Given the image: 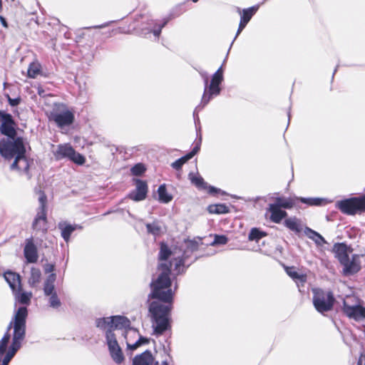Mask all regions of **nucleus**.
Instances as JSON below:
<instances>
[{"instance_id":"obj_1","label":"nucleus","mask_w":365,"mask_h":365,"mask_svg":"<svg viewBox=\"0 0 365 365\" xmlns=\"http://www.w3.org/2000/svg\"><path fill=\"white\" fill-rule=\"evenodd\" d=\"M200 240L185 241L183 247L186 250L183 252L178 249L170 251L166 245L161 244L159 253L160 262L158 268L160 273L150 284L152 292L150 294L152 298L158 299L160 302H153L149 307L153 327L157 334H162L170 327V313L174 295L170 278V267L174 266L173 271L176 274L183 272L185 259L190 253L198 249Z\"/></svg>"},{"instance_id":"obj_2","label":"nucleus","mask_w":365,"mask_h":365,"mask_svg":"<svg viewBox=\"0 0 365 365\" xmlns=\"http://www.w3.org/2000/svg\"><path fill=\"white\" fill-rule=\"evenodd\" d=\"M27 309L19 307L0 340V365H8L21 348L26 335Z\"/></svg>"},{"instance_id":"obj_3","label":"nucleus","mask_w":365,"mask_h":365,"mask_svg":"<svg viewBox=\"0 0 365 365\" xmlns=\"http://www.w3.org/2000/svg\"><path fill=\"white\" fill-rule=\"evenodd\" d=\"M112 317L100 318L96 320L97 327L106 330V336L110 356L114 361L120 364L124 356L113 331Z\"/></svg>"},{"instance_id":"obj_4","label":"nucleus","mask_w":365,"mask_h":365,"mask_svg":"<svg viewBox=\"0 0 365 365\" xmlns=\"http://www.w3.org/2000/svg\"><path fill=\"white\" fill-rule=\"evenodd\" d=\"M25 153L26 148L22 138L7 137L0 141V154L6 159L10 160L16 157L18 161Z\"/></svg>"},{"instance_id":"obj_5","label":"nucleus","mask_w":365,"mask_h":365,"mask_svg":"<svg viewBox=\"0 0 365 365\" xmlns=\"http://www.w3.org/2000/svg\"><path fill=\"white\" fill-rule=\"evenodd\" d=\"M49 118L59 128L68 126L74 121V113L63 103H56L50 113Z\"/></svg>"},{"instance_id":"obj_6","label":"nucleus","mask_w":365,"mask_h":365,"mask_svg":"<svg viewBox=\"0 0 365 365\" xmlns=\"http://www.w3.org/2000/svg\"><path fill=\"white\" fill-rule=\"evenodd\" d=\"M223 80L222 68L220 67L212 76L211 83L208 86V78L207 76H204L205 90L202 95L201 104L204 107L207 105L213 96L220 94V84Z\"/></svg>"},{"instance_id":"obj_7","label":"nucleus","mask_w":365,"mask_h":365,"mask_svg":"<svg viewBox=\"0 0 365 365\" xmlns=\"http://www.w3.org/2000/svg\"><path fill=\"white\" fill-rule=\"evenodd\" d=\"M343 311L348 317L356 321L365 319V307L355 296H347L344 299Z\"/></svg>"},{"instance_id":"obj_8","label":"nucleus","mask_w":365,"mask_h":365,"mask_svg":"<svg viewBox=\"0 0 365 365\" xmlns=\"http://www.w3.org/2000/svg\"><path fill=\"white\" fill-rule=\"evenodd\" d=\"M312 292L313 304L319 312L323 313L332 309L334 297L331 292H325L317 288L312 289Z\"/></svg>"},{"instance_id":"obj_9","label":"nucleus","mask_w":365,"mask_h":365,"mask_svg":"<svg viewBox=\"0 0 365 365\" xmlns=\"http://www.w3.org/2000/svg\"><path fill=\"white\" fill-rule=\"evenodd\" d=\"M53 153L57 160L67 158L78 165H83L85 163V158L76 153L70 144L58 145Z\"/></svg>"},{"instance_id":"obj_10","label":"nucleus","mask_w":365,"mask_h":365,"mask_svg":"<svg viewBox=\"0 0 365 365\" xmlns=\"http://www.w3.org/2000/svg\"><path fill=\"white\" fill-rule=\"evenodd\" d=\"M336 205L343 213L347 215L365 212V195L339 201Z\"/></svg>"},{"instance_id":"obj_11","label":"nucleus","mask_w":365,"mask_h":365,"mask_svg":"<svg viewBox=\"0 0 365 365\" xmlns=\"http://www.w3.org/2000/svg\"><path fill=\"white\" fill-rule=\"evenodd\" d=\"M0 132L7 137L16 135V123L11 114L0 111Z\"/></svg>"},{"instance_id":"obj_12","label":"nucleus","mask_w":365,"mask_h":365,"mask_svg":"<svg viewBox=\"0 0 365 365\" xmlns=\"http://www.w3.org/2000/svg\"><path fill=\"white\" fill-rule=\"evenodd\" d=\"M124 336L126 339L128 348L131 350H135L142 344H148L149 341L147 338L140 336L136 329L130 327L125 331Z\"/></svg>"},{"instance_id":"obj_13","label":"nucleus","mask_w":365,"mask_h":365,"mask_svg":"<svg viewBox=\"0 0 365 365\" xmlns=\"http://www.w3.org/2000/svg\"><path fill=\"white\" fill-rule=\"evenodd\" d=\"M189 178L191 182L198 189L207 190V192L211 195L226 194L225 192L221 190L220 189L216 188L213 186H208L207 184L204 181L203 178L199 175H195L192 173H190Z\"/></svg>"},{"instance_id":"obj_14","label":"nucleus","mask_w":365,"mask_h":365,"mask_svg":"<svg viewBox=\"0 0 365 365\" xmlns=\"http://www.w3.org/2000/svg\"><path fill=\"white\" fill-rule=\"evenodd\" d=\"M136 188L128 195V197L134 201H141L145 199L148 192V185L145 181L136 180Z\"/></svg>"},{"instance_id":"obj_15","label":"nucleus","mask_w":365,"mask_h":365,"mask_svg":"<svg viewBox=\"0 0 365 365\" xmlns=\"http://www.w3.org/2000/svg\"><path fill=\"white\" fill-rule=\"evenodd\" d=\"M344 266V272L345 274H352L359 271L361 268L360 257L358 255H353L351 259L349 257L341 264Z\"/></svg>"},{"instance_id":"obj_16","label":"nucleus","mask_w":365,"mask_h":365,"mask_svg":"<svg viewBox=\"0 0 365 365\" xmlns=\"http://www.w3.org/2000/svg\"><path fill=\"white\" fill-rule=\"evenodd\" d=\"M24 257L29 263H34L38 259L37 248L34 243L33 239L26 240V245L24 250Z\"/></svg>"},{"instance_id":"obj_17","label":"nucleus","mask_w":365,"mask_h":365,"mask_svg":"<svg viewBox=\"0 0 365 365\" xmlns=\"http://www.w3.org/2000/svg\"><path fill=\"white\" fill-rule=\"evenodd\" d=\"M46 223V212L38 211L33 222V228L36 231L44 232L47 230Z\"/></svg>"},{"instance_id":"obj_18","label":"nucleus","mask_w":365,"mask_h":365,"mask_svg":"<svg viewBox=\"0 0 365 365\" xmlns=\"http://www.w3.org/2000/svg\"><path fill=\"white\" fill-rule=\"evenodd\" d=\"M4 277L13 292H16L17 289L21 288V279L18 274L8 271L4 273Z\"/></svg>"},{"instance_id":"obj_19","label":"nucleus","mask_w":365,"mask_h":365,"mask_svg":"<svg viewBox=\"0 0 365 365\" xmlns=\"http://www.w3.org/2000/svg\"><path fill=\"white\" fill-rule=\"evenodd\" d=\"M267 211L270 212V220L275 223H279L287 216V212L272 204L269 205Z\"/></svg>"},{"instance_id":"obj_20","label":"nucleus","mask_w":365,"mask_h":365,"mask_svg":"<svg viewBox=\"0 0 365 365\" xmlns=\"http://www.w3.org/2000/svg\"><path fill=\"white\" fill-rule=\"evenodd\" d=\"M153 357L150 351H145L140 355L135 356L133 365H153Z\"/></svg>"},{"instance_id":"obj_21","label":"nucleus","mask_w":365,"mask_h":365,"mask_svg":"<svg viewBox=\"0 0 365 365\" xmlns=\"http://www.w3.org/2000/svg\"><path fill=\"white\" fill-rule=\"evenodd\" d=\"M113 331L114 329H125L127 330L130 325L129 319L123 316L112 317Z\"/></svg>"},{"instance_id":"obj_22","label":"nucleus","mask_w":365,"mask_h":365,"mask_svg":"<svg viewBox=\"0 0 365 365\" xmlns=\"http://www.w3.org/2000/svg\"><path fill=\"white\" fill-rule=\"evenodd\" d=\"M58 227L61 230V236L66 242H68L70 239L71 233L77 228H81L80 226L76 225H70L66 222H60Z\"/></svg>"},{"instance_id":"obj_23","label":"nucleus","mask_w":365,"mask_h":365,"mask_svg":"<svg viewBox=\"0 0 365 365\" xmlns=\"http://www.w3.org/2000/svg\"><path fill=\"white\" fill-rule=\"evenodd\" d=\"M347 250V246L343 243L336 244L334 246V251L335 252L336 257L338 258L341 264H342L344 262H346V260L349 258Z\"/></svg>"},{"instance_id":"obj_24","label":"nucleus","mask_w":365,"mask_h":365,"mask_svg":"<svg viewBox=\"0 0 365 365\" xmlns=\"http://www.w3.org/2000/svg\"><path fill=\"white\" fill-rule=\"evenodd\" d=\"M304 233L309 239L312 240L318 246H322L324 244L326 243L324 238L320 234L309 227L305 228Z\"/></svg>"},{"instance_id":"obj_25","label":"nucleus","mask_w":365,"mask_h":365,"mask_svg":"<svg viewBox=\"0 0 365 365\" xmlns=\"http://www.w3.org/2000/svg\"><path fill=\"white\" fill-rule=\"evenodd\" d=\"M147 232L154 236H158L163 232V226L158 221H154L152 223L146 225Z\"/></svg>"},{"instance_id":"obj_26","label":"nucleus","mask_w":365,"mask_h":365,"mask_svg":"<svg viewBox=\"0 0 365 365\" xmlns=\"http://www.w3.org/2000/svg\"><path fill=\"white\" fill-rule=\"evenodd\" d=\"M284 225L296 233L300 232L302 230L300 221L296 217H289L285 220Z\"/></svg>"},{"instance_id":"obj_27","label":"nucleus","mask_w":365,"mask_h":365,"mask_svg":"<svg viewBox=\"0 0 365 365\" xmlns=\"http://www.w3.org/2000/svg\"><path fill=\"white\" fill-rule=\"evenodd\" d=\"M258 6H255L246 9H243L242 11L240 10V9H238V11L241 15L240 20L247 24L252 19V16L258 10Z\"/></svg>"},{"instance_id":"obj_28","label":"nucleus","mask_w":365,"mask_h":365,"mask_svg":"<svg viewBox=\"0 0 365 365\" xmlns=\"http://www.w3.org/2000/svg\"><path fill=\"white\" fill-rule=\"evenodd\" d=\"M41 272L39 269L32 267L31 269L30 277H29V284L31 287H36L41 280Z\"/></svg>"},{"instance_id":"obj_29","label":"nucleus","mask_w":365,"mask_h":365,"mask_svg":"<svg viewBox=\"0 0 365 365\" xmlns=\"http://www.w3.org/2000/svg\"><path fill=\"white\" fill-rule=\"evenodd\" d=\"M16 299L21 304H28L32 297L31 292H21V288L14 292Z\"/></svg>"},{"instance_id":"obj_30","label":"nucleus","mask_w":365,"mask_h":365,"mask_svg":"<svg viewBox=\"0 0 365 365\" xmlns=\"http://www.w3.org/2000/svg\"><path fill=\"white\" fill-rule=\"evenodd\" d=\"M272 204L280 208L289 209L293 207L294 202L289 198L278 197L275 198V202Z\"/></svg>"},{"instance_id":"obj_31","label":"nucleus","mask_w":365,"mask_h":365,"mask_svg":"<svg viewBox=\"0 0 365 365\" xmlns=\"http://www.w3.org/2000/svg\"><path fill=\"white\" fill-rule=\"evenodd\" d=\"M158 200L161 202L168 203L173 199L172 196L168 192L165 185H161L158 189Z\"/></svg>"},{"instance_id":"obj_32","label":"nucleus","mask_w":365,"mask_h":365,"mask_svg":"<svg viewBox=\"0 0 365 365\" xmlns=\"http://www.w3.org/2000/svg\"><path fill=\"white\" fill-rule=\"evenodd\" d=\"M207 210L211 214H225L229 212V208L225 204L210 205Z\"/></svg>"},{"instance_id":"obj_33","label":"nucleus","mask_w":365,"mask_h":365,"mask_svg":"<svg viewBox=\"0 0 365 365\" xmlns=\"http://www.w3.org/2000/svg\"><path fill=\"white\" fill-rule=\"evenodd\" d=\"M56 279V275L54 274H51L47 279L45 282L43 291L44 294L47 296L53 294L54 292V285L53 282Z\"/></svg>"},{"instance_id":"obj_34","label":"nucleus","mask_w":365,"mask_h":365,"mask_svg":"<svg viewBox=\"0 0 365 365\" xmlns=\"http://www.w3.org/2000/svg\"><path fill=\"white\" fill-rule=\"evenodd\" d=\"M21 158V160L18 161L16 160V157L15 158V160L11 166V169L18 168L24 170H27L29 169V163L25 157V153H23Z\"/></svg>"},{"instance_id":"obj_35","label":"nucleus","mask_w":365,"mask_h":365,"mask_svg":"<svg viewBox=\"0 0 365 365\" xmlns=\"http://www.w3.org/2000/svg\"><path fill=\"white\" fill-rule=\"evenodd\" d=\"M286 272L294 280H298L302 283L306 281V275L298 273L294 267H287Z\"/></svg>"},{"instance_id":"obj_36","label":"nucleus","mask_w":365,"mask_h":365,"mask_svg":"<svg viewBox=\"0 0 365 365\" xmlns=\"http://www.w3.org/2000/svg\"><path fill=\"white\" fill-rule=\"evenodd\" d=\"M41 66L38 63H31L28 68V76L30 78H36L39 74Z\"/></svg>"},{"instance_id":"obj_37","label":"nucleus","mask_w":365,"mask_h":365,"mask_svg":"<svg viewBox=\"0 0 365 365\" xmlns=\"http://www.w3.org/2000/svg\"><path fill=\"white\" fill-rule=\"evenodd\" d=\"M266 234L257 228H252L249 234V240L257 241L264 237Z\"/></svg>"},{"instance_id":"obj_38","label":"nucleus","mask_w":365,"mask_h":365,"mask_svg":"<svg viewBox=\"0 0 365 365\" xmlns=\"http://www.w3.org/2000/svg\"><path fill=\"white\" fill-rule=\"evenodd\" d=\"M48 303L51 307L57 309L61 306V302L56 292L50 295Z\"/></svg>"},{"instance_id":"obj_39","label":"nucleus","mask_w":365,"mask_h":365,"mask_svg":"<svg viewBox=\"0 0 365 365\" xmlns=\"http://www.w3.org/2000/svg\"><path fill=\"white\" fill-rule=\"evenodd\" d=\"M189 156H187L186 155L179 159H178L177 160H175V162H173L172 164H171V166L175 169V170H180L182 166L187 161L189 160Z\"/></svg>"},{"instance_id":"obj_40","label":"nucleus","mask_w":365,"mask_h":365,"mask_svg":"<svg viewBox=\"0 0 365 365\" xmlns=\"http://www.w3.org/2000/svg\"><path fill=\"white\" fill-rule=\"evenodd\" d=\"M324 200L322 198H301L302 202L308 204L309 205H319Z\"/></svg>"},{"instance_id":"obj_41","label":"nucleus","mask_w":365,"mask_h":365,"mask_svg":"<svg viewBox=\"0 0 365 365\" xmlns=\"http://www.w3.org/2000/svg\"><path fill=\"white\" fill-rule=\"evenodd\" d=\"M38 202H39V207L38 209V211L46 212V196L42 192H41L39 194Z\"/></svg>"},{"instance_id":"obj_42","label":"nucleus","mask_w":365,"mask_h":365,"mask_svg":"<svg viewBox=\"0 0 365 365\" xmlns=\"http://www.w3.org/2000/svg\"><path fill=\"white\" fill-rule=\"evenodd\" d=\"M227 242V238L225 235H215L214 241L210 243L211 245H225Z\"/></svg>"},{"instance_id":"obj_43","label":"nucleus","mask_w":365,"mask_h":365,"mask_svg":"<svg viewBox=\"0 0 365 365\" xmlns=\"http://www.w3.org/2000/svg\"><path fill=\"white\" fill-rule=\"evenodd\" d=\"M143 165L139 163L133 166L131 169L132 173L135 175H140L145 171Z\"/></svg>"},{"instance_id":"obj_44","label":"nucleus","mask_w":365,"mask_h":365,"mask_svg":"<svg viewBox=\"0 0 365 365\" xmlns=\"http://www.w3.org/2000/svg\"><path fill=\"white\" fill-rule=\"evenodd\" d=\"M200 150V143H197L192 150L188 154H187V156H189V159H191Z\"/></svg>"},{"instance_id":"obj_45","label":"nucleus","mask_w":365,"mask_h":365,"mask_svg":"<svg viewBox=\"0 0 365 365\" xmlns=\"http://www.w3.org/2000/svg\"><path fill=\"white\" fill-rule=\"evenodd\" d=\"M247 24L244 22V21H242L240 20V24H239V27H238V29H237V34L235 36V38H234V41L237 38V36L241 33V31L245 29V27L246 26Z\"/></svg>"},{"instance_id":"obj_46","label":"nucleus","mask_w":365,"mask_h":365,"mask_svg":"<svg viewBox=\"0 0 365 365\" xmlns=\"http://www.w3.org/2000/svg\"><path fill=\"white\" fill-rule=\"evenodd\" d=\"M165 24H166V22H165V23H164V24H163L161 26H159V28H158V29H154V30L153 31V34H154L155 36H157V37H158V36H159V35H160V33H161L162 28L165 25Z\"/></svg>"},{"instance_id":"obj_47","label":"nucleus","mask_w":365,"mask_h":365,"mask_svg":"<svg viewBox=\"0 0 365 365\" xmlns=\"http://www.w3.org/2000/svg\"><path fill=\"white\" fill-rule=\"evenodd\" d=\"M356 365H365V354H361Z\"/></svg>"},{"instance_id":"obj_48","label":"nucleus","mask_w":365,"mask_h":365,"mask_svg":"<svg viewBox=\"0 0 365 365\" xmlns=\"http://www.w3.org/2000/svg\"><path fill=\"white\" fill-rule=\"evenodd\" d=\"M9 101L10 105H11L12 106H15L19 103V99H18V98L12 99V98H9Z\"/></svg>"},{"instance_id":"obj_49","label":"nucleus","mask_w":365,"mask_h":365,"mask_svg":"<svg viewBox=\"0 0 365 365\" xmlns=\"http://www.w3.org/2000/svg\"><path fill=\"white\" fill-rule=\"evenodd\" d=\"M0 21H1V24H2V25H3L5 28H7V27H8V24H7V23H6V20H5V19H4L3 16H0Z\"/></svg>"},{"instance_id":"obj_50","label":"nucleus","mask_w":365,"mask_h":365,"mask_svg":"<svg viewBox=\"0 0 365 365\" xmlns=\"http://www.w3.org/2000/svg\"><path fill=\"white\" fill-rule=\"evenodd\" d=\"M38 93L40 96H44V91L42 89V88H38Z\"/></svg>"},{"instance_id":"obj_51","label":"nucleus","mask_w":365,"mask_h":365,"mask_svg":"<svg viewBox=\"0 0 365 365\" xmlns=\"http://www.w3.org/2000/svg\"><path fill=\"white\" fill-rule=\"evenodd\" d=\"M107 25H108V24H103L102 26H98V28H103V27L106 26Z\"/></svg>"},{"instance_id":"obj_52","label":"nucleus","mask_w":365,"mask_h":365,"mask_svg":"<svg viewBox=\"0 0 365 365\" xmlns=\"http://www.w3.org/2000/svg\"><path fill=\"white\" fill-rule=\"evenodd\" d=\"M199 108H200V106H197V108H195V111H194V115H195V113H196L197 110Z\"/></svg>"},{"instance_id":"obj_53","label":"nucleus","mask_w":365,"mask_h":365,"mask_svg":"<svg viewBox=\"0 0 365 365\" xmlns=\"http://www.w3.org/2000/svg\"><path fill=\"white\" fill-rule=\"evenodd\" d=\"M1 9H2V1H1V0H0V11H1Z\"/></svg>"},{"instance_id":"obj_54","label":"nucleus","mask_w":365,"mask_h":365,"mask_svg":"<svg viewBox=\"0 0 365 365\" xmlns=\"http://www.w3.org/2000/svg\"><path fill=\"white\" fill-rule=\"evenodd\" d=\"M162 365H168V363H167L166 361H163V362L162 363Z\"/></svg>"},{"instance_id":"obj_55","label":"nucleus","mask_w":365,"mask_h":365,"mask_svg":"<svg viewBox=\"0 0 365 365\" xmlns=\"http://www.w3.org/2000/svg\"><path fill=\"white\" fill-rule=\"evenodd\" d=\"M193 2H197L198 0H192Z\"/></svg>"}]
</instances>
